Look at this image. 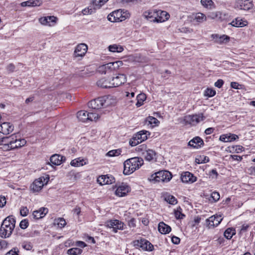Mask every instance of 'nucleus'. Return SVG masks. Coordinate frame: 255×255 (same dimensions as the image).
Listing matches in <instances>:
<instances>
[{"label": "nucleus", "instance_id": "nucleus-19", "mask_svg": "<svg viewBox=\"0 0 255 255\" xmlns=\"http://www.w3.org/2000/svg\"><path fill=\"white\" fill-rule=\"evenodd\" d=\"M13 126L9 123L4 122L0 125V132L3 134H8L13 130Z\"/></svg>", "mask_w": 255, "mask_h": 255}, {"label": "nucleus", "instance_id": "nucleus-35", "mask_svg": "<svg viewBox=\"0 0 255 255\" xmlns=\"http://www.w3.org/2000/svg\"><path fill=\"white\" fill-rule=\"evenodd\" d=\"M12 139H10L7 140H6V142H3L1 145V148L4 151H8L10 149H14V147H12L11 146Z\"/></svg>", "mask_w": 255, "mask_h": 255}, {"label": "nucleus", "instance_id": "nucleus-15", "mask_svg": "<svg viewBox=\"0 0 255 255\" xmlns=\"http://www.w3.org/2000/svg\"><path fill=\"white\" fill-rule=\"evenodd\" d=\"M115 178L108 175H101L97 179V182L101 185L111 184L115 182Z\"/></svg>", "mask_w": 255, "mask_h": 255}, {"label": "nucleus", "instance_id": "nucleus-54", "mask_svg": "<svg viewBox=\"0 0 255 255\" xmlns=\"http://www.w3.org/2000/svg\"><path fill=\"white\" fill-rule=\"evenodd\" d=\"M147 120H148L149 123L151 125L156 124L157 123H159V121H158V120L153 117H150V116L148 117L147 118Z\"/></svg>", "mask_w": 255, "mask_h": 255}, {"label": "nucleus", "instance_id": "nucleus-29", "mask_svg": "<svg viewBox=\"0 0 255 255\" xmlns=\"http://www.w3.org/2000/svg\"><path fill=\"white\" fill-rule=\"evenodd\" d=\"M147 133H148V135H149V132L146 130H141L136 133L134 136L135 138L138 139L140 143L142 141L145 140L147 138Z\"/></svg>", "mask_w": 255, "mask_h": 255}, {"label": "nucleus", "instance_id": "nucleus-53", "mask_svg": "<svg viewBox=\"0 0 255 255\" xmlns=\"http://www.w3.org/2000/svg\"><path fill=\"white\" fill-rule=\"evenodd\" d=\"M129 143L131 146H134L137 145L140 142L136 138H135V136L134 135L132 139L130 140Z\"/></svg>", "mask_w": 255, "mask_h": 255}, {"label": "nucleus", "instance_id": "nucleus-31", "mask_svg": "<svg viewBox=\"0 0 255 255\" xmlns=\"http://www.w3.org/2000/svg\"><path fill=\"white\" fill-rule=\"evenodd\" d=\"M88 115L89 113H87L85 111H79L77 114V117L79 121L83 122H86L88 121Z\"/></svg>", "mask_w": 255, "mask_h": 255}, {"label": "nucleus", "instance_id": "nucleus-59", "mask_svg": "<svg viewBox=\"0 0 255 255\" xmlns=\"http://www.w3.org/2000/svg\"><path fill=\"white\" fill-rule=\"evenodd\" d=\"M6 198L4 196H0V207H3L6 204Z\"/></svg>", "mask_w": 255, "mask_h": 255}, {"label": "nucleus", "instance_id": "nucleus-42", "mask_svg": "<svg viewBox=\"0 0 255 255\" xmlns=\"http://www.w3.org/2000/svg\"><path fill=\"white\" fill-rule=\"evenodd\" d=\"M122 152V150L120 148L117 149L111 150L108 152L106 155L108 156L113 157L120 155Z\"/></svg>", "mask_w": 255, "mask_h": 255}, {"label": "nucleus", "instance_id": "nucleus-52", "mask_svg": "<svg viewBox=\"0 0 255 255\" xmlns=\"http://www.w3.org/2000/svg\"><path fill=\"white\" fill-rule=\"evenodd\" d=\"M112 65L114 67V70H116L118 69L121 66L123 65V62L121 61H117L114 62H112Z\"/></svg>", "mask_w": 255, "mask_h": 255}, {"label": "nucleus", "instance_id": "nucleus-26", "mask_svg": "<svg viewBox=\"0 0 255 255\" xmlns=\"http://www.w3.org/2000/svg\"><path fill=\"white\" fill-rule=\"evenodd\" d=\"M98 86L103 88H110L112 87V80L109 81L105 78H102L97 82Z\"/></svg>", "mask_w": 255, "mask_h": 255}, {"label": "nucleus", "instance_id": "nucleus-64", "mask_svg": "<svg viewBox=\"0 0 255 255\" xmlns=\"http://www.w3.org/2000/svg\"><path fill=\"white\" fill-rule=\"evenodd\" d=\"M171 241L174 244L178 245L180 243V239L178 237L173 236L171 238Z\"/></svg>", "mask_w": 255, "mask_h": 255}, {"label": "nucleus", "instance_id": "nucleus-7", "mask_svg": "<svg viewBox=\"0 0 255 255\" xmlns=\"http://www.w3.org/2000/svg\"><path fill=\"white\" fill-rule=\"evenodd\" d=\"M133 243L134 246L141 248L145 251H151L153 249V246L149 241L144 239L135 240Z\"/></svg>", "mask_w": 255, "mask_h": 255}, {"label": "nucleus", "instance_id": "nucleus-44", "mask_svg": "<svg viewBox=\"0 0 255 255\" xmlns=\"http://www.w3.org/2000/svg\"><path fill=\"white\" fill-rule=\"evenodd\" d=\"M91 73L89 67H85L82 70L80 71L78 75L81 77L88 76Z\"/></svg>", "mask_w": 255, "mask_h": 255}, {"label": "nucleus", "instance_id": "nucleus-33", "mask_svg": "<svg viewBox=\"0 0 255 255\" xmlns=\"http://www.w3.org/2000/svg\"><path fill=\"white\" fill-rule=\"evenodd\" d=\"M108 49L110 51L112 52L120 53L124 50L123 46L117 44L110 45L109 46Z\"/></svg>", "mask_w": 255, "mask_h": 255}, {"label": "nucleus", "instance_id": "nucleus-43", "mask_svg": "<svg viewBox=\"0 0 255 255\" xmlns=\"http://www.w3.org/2000/svg\"><path fill=\"white\" fill-rule=\"evenodd\" d=\"M109 0H92V3L97 8H100L104 5Z\"/></svg>", "mask_w": 255, "mask_h": 255}, {"label": "nucleus", "instance_id": "nucleus-50", "mask_svg": "<svg viewBox=\"0 0 255 255\" xmlns=\"http://www.w3.org/2000/svg\"><path fill=\"white\" fill-rule=\"evenodd\" d=\"M29 212V210L26 207H21L20 209V214L21 216L25 217L27 215Z\"/></svg>", "mask_w": 255, "mask_h": 255}, {"label": "nucleus", "instance_id": "nucleus-41", "mask_svg": "<svg viewBox=\"0 0 255 255\" xmlns=\"http://www.w3.org/2000/svg\"><path fill=\"white\" fill-rule=\"evenodd\" d=\"M201 3L204 7L210 9L214 5L212 0H201Z\"/></svg>", "mask_w": 255, "mask_h": 255}, {"label": "nucleus", "instance_id": "nucleus-46", "mask_svg": "<svg viewBox=\"0 0 255 255\" xmlns=\"http://www.w3.org/2000/svg\"><path fill=\"white\" fill-rule=\"evenodd\" d=\"M55 224H57L59 227L62 228L66 225V222L64 218H59L55 220Z\"/></svg>", "mask_w": 255, "mask_h": 255}, {"label": "nucleus", "instance_id": "nucleus-24", "mask_svg": "<svg viewBox=\"0 0 255 255\" xmlns=\"http://www.w3.org/2000/svg\"><path fill=\"white\" fill-rule=\"evenodd\" d=\"M48 213V209L46 208H41L38 210L33 211L32 216L34 219H39L43 218Z\"/></svg>", "mask_w": 255, "mask_h": 255}, {"label": "nucleus", "instance_id": "nucleus-56", "mask_svg": "<svg viewBox=\"0 0 255 255\" xmlns=\"http://www.w3.org/2000/svg\"><path fill=\"white\" fill-rule=\"evenodd\" d=\"M106 68L107 69V70H111V71L114 70V67L112 65V62H110L109 63H107L106 64L102 65V68Z\"/></svg>", "mask_w": 255, "mask_h": 255}, {"label": "nucleus", "instance_id": "nucleus-36", "mask_svg": "<svg viewBox=\"0 0 255 255\" xmlns=\"http://www.w3.org/2000/svg\"><path fill=\"white\" fill-rule=\"evenodd\" d=\"M70 164L73 166L78 167L86 164V162L83 159L77 158L72 160Z\"/></svg>", "mask_w": 255, "mask_h": 255}, {"label": "nucleus", "instance_id": "nucleus-58", "mask_svg": "<svg viewBox=\"0 0 255 255\" xmlns=\"http://www.w3.org/2000/svg\"><path fill=\"white\" fill-rule=\"evenodd\" d=\"M228 14L225 12H222L221 11V14L219 16L218 21H223L226 20L228 18Z\"/></svg>", "mask_w": 255, "mask_h": 255}, {"label": "nucleus", "instance_id": "nucleus-61", "mask_svg": "<svg viewBox=\"0 0 255 255\" xmlns=\"http://www.w3.org/2000/svg\"><path fill=\"white\" fill-rule=\"evenodd\" d=\"M42 3L41 0H31V6H40Z\"/></svg>", "mask_w": 255, "mask_h": 255}, {"label": "nucleus", "instance_id": "nucleus-25", "mask_svg": "<svg viewBox=\"0 0 255 255\" xmlns=\"http://www.w3.org/2000/svg\"><path fill=\"white\" fill-rule=\"evenodd\" d=\"M158 228L159 232L162 234H168L171 230V227L163 222L159 223Z\"/></svg>", "mask_w": 255, "mask_h": 255}, {"label": "nucleus", "instance_id": "nucleus-63", "mask_svg": "<svg viewBox=\"0 0 255 255\" xmlns=\"http://www.w3.org/2000/svg\"><path fill=\"white\" fill-rule=\"evenodd\" d=\"M88 9H89V14H91L95 12L97 9H98L97 8L94 4L92 3V5H90L88 7Z\"/></svg>", "mask_w": 255, "mask_h": 255}, {"label": "nucleus", "instance_id": "nucleus-28", "mask_svg": "<svg viewBox=\"0 0 255 255\" xmlns=\"http://www.w3.org/2000/svg\"><path fill=\"white\" fill-rule=\"evenodd\" d=\"M156 152L152 149H148L142 156L144 157L145 159L147 161H151L156 159Z\"/></svg>", "mask_w": 255, "mask_h": 255}, {"label": "nucleus", "instance_id": "nucleus-12", "mask_svg": "<svg viewBox=\"0 0 255 255\" xmlns=\"http://www.w3.org/2000/svg\"><path fill=\"white\" fill-rule=\"evenodd\" d=\"M57 18L54 16H48L39 18V21L41 24L45 25L53 26L56 23Z\"/></svg>", "mask_w": 255, "mask_h": 255}, {"label": "nucleus", "instance_id": "nucleus-5", "mask_svg": "<svg viewBox=\"0 0 255 255\" xmlns=\"http://www.w3.org/2000/svg\"><path fill=\"white\" fill-rule=\"evenodd\" d=\"M205 118L203 114L187 115L184 117L183 121L185 125L195 126L200 122L204 120Z\"/></svg>", "mask_w": 255, "mask_h": 255}, {"label": "nucleus", "instance_id": "nucleus-27", "mask_svg": "<svg viewBox=\"0 0 255 255\" xmlns=\"http://www.w3.org/2000/svg\"><path fill=\"white\" fill-rule=\"evenodd\" d=\"M238 135L235 134H222L220 136L219 139L223 142H229L238 138Z\"/></svg>", "mask_w": 255, "mask_h": 255}, {"label": "nucleus", "instance_id": "nucleus-3", "mask_svg": "<svg viewBox=\"0 0 255 255\" xmlns=\"http://www.w3.org/2000/svg\"><path fill=\"white\" fill-rule=\"evenodd\" d=\"M172 175L167 170H161L151 175L150 180L155 182H168L172 178Z\"/></svg>", "mask_w": 255, "mask_h": 255}, {"label": "nucleus", "instance_id": "nucleus-21", "mask_svg": "<svg viewBox=\"0 0 255 255\" xmlns=\"http://www.w3.org/2000/svg\"><path fill=\"white\" fill-rule=\"evenodd\" d=\"M66 160V158L64 156L59 154H54L50 158V161L52 164L59 165Z\"/></svg>", "mask_w": 255, "mask_h": 255}, {"label": "nucleus", "instance_id": "nucleus-16", "mask_svg": "<svg viewBox=\"0 0 255 255\" xmlns=\"http://www.w3.org/2000/svg\"><path fill=\"white\" fill-rule=\"evenodd\" d=\"M10 139H12L11 146L14 147V149L24 146L26 143L24 139L17 138L15 134L11 135Z\"/></svg>", "mask_w": 255, "mask_h": 255}, {"label": "nucleus", "instance_id": "nucleus-45", "mask_svg": "<svg viewBox=\"0 0 255 255\" xmlns=\"http://www.w3.org/2000/svg\"><path fill=\"white\" fill-rule=\"evenodd\" d=\"M221 14V11H215L210 12L208 15L207 17L211 19H215L218 20L220 15Z\"/></svg>", "mask_w": 255, "mask_h": 255}, {"label": "nucleus", "instance_id": "nucleus-4", "mask_svg": "<svg viewBox=\"0 0 255 255\" xmlns=\"http://www.w3.org/2000/svg\"><path fill=\"white\" fill-rule=\"evenodd\" d=\"M129 13L127 11H123L122 9H118L110 13L107 17L109 21L112 22L122 21L128 17Z\"/></svg>", "mask_w": 255, "mask_h": 255}, {"label": "nucleus", "instance_id": "nucleus-13", "mask_svg": "<svg viewBox=\"0 0 255 255\" xmlns=\"http://www.w3.org/2000/svg\"><path fill=\"white\" fill-rule=\"evenodd\" d=\"M88 46L84 43H81L77 46L74 51V55L75 57H83L86 54Z\"/></svg>", "mask_w": 255, "mask_h": 255}, {"label": "nucleus", "instance_id": "nucleus-1", "mask_svg": "<svg viewBox=\"0 0 255 255\" xmlns=\"http://www.w3.org/2000/svg\"><path fill=\"white\" fill-rule=\"evenodd\" d=\"M15 220L12 216L7 217L2 222L0 228V236L3 238L9 237L15 227Z\"/></svg>", "mask_w": 255, "mask_h": 255}, {"label": "nucleus", "instance_id": "nucleus-20", "mask_svg": "<svg viewBox=\"0 0 255 255\" xmlns=\"http://www.w3.org/2000/svg\"><path fill=\"white\" fill-rule=\"evenodd\" d=\"M197 178L189 172H183L181 176V180L184 183H193L196 181Z\"/></svg>", "mask_w": 255, "mask_h": 255}, {"label": "nucleus", "instance_id": "nucleus-14", "mask_svg": "<svg viewBox=\"0 0 255 255\" xmlns=\"http://www.w3.org/2000/svg\"><path fill=\"white\" fill-rule=\"evenodd\" d=\"M126 81V76L123 74H119L117 76L112 79V87H118L124 84Z\"/></svg>", "mask_w": 255, "mask_h": 255}, {"label": "nucleus", "instance_id": "nucleus-8", "mask_svg": "<svg viewBox=\"0 0 255 255\" xmlns=\"http://www.w3.org/2000/svg\"><path fill=\"white\" fill-rule=\"evenodd\" d=\"M235 7L240 9L248 10L253 7V4L250 0H236Z\"/></svg>", "mask_w": 255, "mask_h": 255}, {"label": "nucleus", "instance_id": "nucleus-51", "mask_svg": "<svg viewBox=\"0 0 255 255\" xmlns=\"http://www.w3.org/2000/svg\"><path fill=\"white\" fill-rule=\"evenodd\" d=\"M28 226V221L27 219L22 220L19 226L22 229H25Z\"/></svg>", "mask_w": 255, "mask_h": 255}, {"label": "nucleus", "instance_id": "nucleus-34", "mask_svg": "<svg viewBox=\"0 0 255 255\" xmlns=\"http://www.w3.org/2000/svg\"><path fill=\"white\" fill-rule=\"evenodd\" d=\"M207 18H208L207 16H206L204 14L198 12L195 14L194 19L198 23H202L206 21L207 20Z\"/></svg>", "mask_w": 255, "mask_h": 255}, {"label": "nucleus", "instance_id": "nucleus-22", "mask_svg": "<svg viewBox=\"0 0 255 255\" xmlns=\"http://www.w3.org/2000/svg\"><path fill=\"white\" fill-rule=\"evenodd\" d=\"M211 37L214 40L215 43L220 44L226 43L230 39V37L226 35L219 36L218 34H212Z\"/></svg>", "mask_w": 255, "mask_h": 255}, {"label": "nucleus", "instance_id": "nucleus-30", "mask_svg": "<svg viewBox=\"0 0 255 255\" xmlns=\"http://www.w3.org/2000/svg\"><path fill=\"white\" fill-rule=\"evenodd\" d=\"M158 12V22H163L169 18V14L165 11L160 10H157Z\"/></svg>", "mask_w": 255, "mask_h": 255}, {"label": "nucleus", "instance_id": "nucleus-55", "mask_svg": "<svg viewBox=\"0 0 255 255\" xmlns=\"http://www.w3.org/2000/svg\"><path fill=\"white\" fill-rule=\"evenodd\" d=\"M18 250L16 248H13L8 252L5 255H18Z\"/></svg>", "mask_w": 255, "mask_h": 255}, {"label": "nucleus", "instance_id": "nucleus-39", "mask_svg": "<svg viewBox=\"0 0 255 255\" xmlns=\"http://www.w3.org/2000/svg\"><path fill=\"white\" fill-rule=\"evenodd\" d=\"M233 26L235 27H242L246 25L242 19L237 18L235 20H233L230 23Z\"/></svg>", "mask_w": 255, "mask_h": 255}, {"label": "nucleus", "instance_id": "nucleus-40", "mask_svg": "<svg viewBox=\"0 0 255 255\" xmlns=\"http://www.w3.org/2000/svg\"><path fill=\"white\" fill-rule=\"evenodd\" d=\"M82 250L78 248H73L67 251V254L69 255H78L82 253Z\"/></svg>", "mask_w": 255, "mask_h": 255}, {"label": "nucleus", "instance_id": "nucleus-10", "mask_svg": "<svg viewBox=\"0 0 255 255\" xmlns=\"http://www.w3.org/2000/svg\"><path fill=\"white\" fill-rule=\"evenodd\" d=\"M124 224L118 220H110L107 222V226L113 229V231L117 233L118 230H123Z\"/></svg>", "mask_w": 255, "mask_h": 255}, {"label": "nucleus", "instance_id": "nucleus-2", "mask_svg": "<svg viewBox=\"0 0 255 255\" xmlns=\"http://www.w3.org/2000/svg\"><path fill=\"white\" fill-rule=\"evenodd\" d=\"M143 164V159L138 157L127 159L124 162L123 173L125 175H129L138 169Z\"/></svg>", "mask_w": 255, "mask_h": 255}, {"label": "nucleus", "instance_id": "nucleus-47", "mask_svg": "<svg viewBox=\"0 0 255 255\" xmlns=\"http://www.w3.org/2000/svg\"><path fill=\"white\" fill-rule=\"evenodd\" d=\"M147 149V146L145 144H140L136 148V151L140 153L142 155Z\"/></svg>", "mask_w": 255, "mask_h": 255}, {"label": "nucleus", "instance_id": "nucleus-18", "mask_svg": "<svg viewBox=\"0 0 255 255\" xmlns=\"http://www.w3.org/2000/svg\"><path fill=\"white\" fill-rule=\"evenodd\" d=\"M143 16L147 19L150 21L158 22V12L157 10H149L143 13Z\"/></svg>", "mask_w": 255, "mask_h": 255}, {"label": "nucleus", "instance_id": "nucleus-57", "mask_svg": "<svg viewBox=\"0 0 255 255\" xmlns=\"http://www.w3.org/2000/svg\"><path fill=\"white\" fill-rule=\"evenodd\" d=\"M211 197L214 201H217L220 199V195L218 192H214L211 194Z\"/></svg>", "mask_w": 255, "mask_h": 255}, {"label": "nucleus", "instance_id": "nucleus-9", "mask_svg": "<svg viewBox=\"0 0 255 255\" xmlns=\"http://www.w3.org/2000/svg\"><path fill=\"white\" fill-rule=\"evenodd\" d=\"M222 219L221 215H216L210 217L206 219V221L208 224V227L210 228L217 226L221 223Z\"/></svg>", "mask_w": 255, "mask_h": 255}, {"label": "nucleus", "instance_id": "nucleus-48", "mask_svg": "<svg viewBox=\"0 0 255 255\" xmlns=\"http://www.w3.org/2000/svg\"><path fill=\"white\" fill-rule=\"evenodd\" d=\"M216 91L212 89L207 88L204 92V96L208 97H212L215 96Z\"/></svg>", "mask_w": 255, "mask_h": 255}, {"label": "nucleus", "instance_id": "nucleus-11", "mask_svg": "<svg viewBox=\"0 0 255 255\" xmlns=\"http://www.w3.org/2000/svg\"><path fill=\"white\" fill-rule=\"evenodd\" d=\"M43 180H44L43 177H40L35 180L30 185L31 191L33 192H38L40 191L44 185Z\"/></svg>", "mask_w": 255, "mask_h": 255}, {"label": "nucleus", "instance_id": "nucleus-23", "mask_svg": "<svg viewBox=\"0 0 255 255\" xmlns=\"http://www.w3.org/2000/svg\"><path fill=\"white\" fill-rule=\"evenodd\" d=\"M204 144L203 140L199 136H196L189 141L188 145L194 148H198Z\"/></svg>", "mask_w": 255, "mask_h": 255}, {"label": "nucleus", "instance_id": "nucleus-38", "mask_svg": "<svg viewBox=\"0 0 255 255\" xmlns=\"http://www.w3.org/2000/svg\"><path fill=\"white\" fill-rule=\"evenodd\" d=\"M164 200L169 204L175 205L177 203V199L174 196L171 195H167L164 197Z\"/></svg>", "mask_w": 255, "mask_h": 255}, {"label": "nucleus", "instance_id": "nucleus-62", "mask_svg": "<svg viewBox=\"0 0 255 255\" xmlns=\"http://www.w3.org/2000/svg\"><path fill=\"white\" fill-rule=\"evenodd\" d=\"M224 81L222 79H219L215 83V86L216 87H218L219 88H221L223 84H224Z\"/></svg>", "mask_w": 255, "mask_h": 255}, {"label": "nucleus", "instance_id": "nucleus-6", "mask_svg": "<svg viewBox=\"0 0 255 255\" xmlns=\"http://www.w3.org/2000/svg\"><path fill=\"white\" fill-rule=\"evenodd\" d=\"M106 98L105 97H99L91 100L88 104L89 108L95 110H99L106 106Z\"/></svg>", "mask_w": 255, "mask_h": 255}, {"label": "nucleus", "instance_id": "nucleus-37", "mask_svg": "<svg viewBox=\"0 0 255 255\" xmlns=\"http://www.w3.org/2000/svg\"><path fill=\"white\" fill-rule=\"evenodd\" d=\"M235 234V230L233 229L232 228H228L225 231L224 235L226 239L229 240L231 239Z\"/></svg>", "mask_w": 255, "mask_h": 255}, {"label": "nucleus", "instance_id": "nucleus-17", "mask_svg": "<svg viewBox=\"0 0 255 255\" xmlns=\"http://www.w3.org/2000/svg\"><path fill=\"white\" fill-rule=\"evenodd\" d=\"M130 187L125 183H122L117 189L115 193L119 197H123L127 195L129 191Z\"/></svg>", "mask_w": 255, "mask_h": 255}, {"label": "nucleus", "instance_id": "nucleus-49", "mask_svg": "<svg viewBox=\"0 0 255 255\" xmlns=\"http://www.w3.org/2000/svg\"><path fill=\"white\" fill-rule=\"evenodd\" d=\"M88 121H96L99 119L98 114L95 113H89Z\"/></svg>", "mask_w": 255, "mask_h": 255}, {"label": "nucleus", "instance_id": "nucleus-60", "mask_svg": "<svg viewBox=\"0 0 255 255\" xmlns=\"http://www.w3.org/2000/svg\"><path fill=\"white\" fill-rule=\"evenodd\" d=\"M175 216L177 219H183L185 215L182 214L180 211H176L175 212Z\"/></svg>", "mask_w": 255, "mask_h": 255}, {"label": "nucleus", "instance_id": "nucleus-32", "mask_svg": "<svg viewBox=\"0 0 255 255\" xmlns=\"http://www.w3.org/2000/svg\"><path fill=\"white\" fill-rule=\"evenodd\" d=\"M146 96L145 94L141 93L138 94L136 97L137 102L136 106L139 107L143 104V102L146 100Z\"/></svg>", "mask_w": 255, "mask_h": 255}]
</instances>
